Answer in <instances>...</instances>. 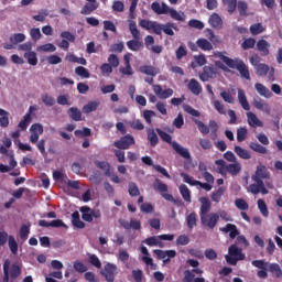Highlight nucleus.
I'll use <instances>...</instances> for the list:
<instances>
[{
    "label": "nucleus",
    "mask_w": 282,
    "mask_h": 282,
    "mask_svg": "<svg viewBox=\"0 0 282 282\" xmlns=\"http://www.w3.org/2000/svg\"><path fill=\"white\" fill-rule=\"evenodd\" d=\"M218 58L227 65L230 69H237L239 72L241 78H245L246 80H250V69L248 68V65H246V62L239 57L230 58L223 53L218 54Z\"/></svg>",
    "instance_id": "nucleus-1"
},
{
    "label": "nucleus",
    "mask_w": 282,
    "mask_h": 282,
    "mask_svg": "<svg viewBox=\"0 0 282 282\" xmlns=\"http://www.w3.org/2000/svg\"><path fill=\"white\" fill-rule=\"evenodd\" d=\"M155 131L161 140H163V142L171 144L172 149L175 151V153H177V155H180L184 160H191V152L188 151V149L180 145L177 141H173V137H171V134L160 128H156Z\"/></svg>",
    "instance_id": "nucleus-2"
},
{
    "label": "nucleus",
    "mask_w": 282,
    "mask_h": 282,
    "mask_svg": "<svg viewBox=\"0 0 282 282\" xmlns=\"http://www.w3.org/2000/svg\"><path fill=\"white\" fill-rule=\"evenodd\" d=\"M129 30L133 40L127 42L128 50L131 52H140V50H144V43L140 41V30H138L135 21L129 22Z\"/></svg>",
    "instance_id": "nucleus-3"
},
{
    "label": "nucleus",
    "mask_w": 282,
    "mask_h": 282,
    "mask_svg": "<svg viewBox=\"0 0 282 282\" xmlns=\"http://www.w3.org/2000/svg\"><path fill=\"white\" fill-rule=\"evenodd\" d=\"M216 166H218V173L220 175H232L234 177L239 175L241 173V163L235 162L230 164H226V161L223 159L216 160L215 161Z\"/></svg>",
    "instance_id": "nucleus-4"
},
{
    "label": "nucleus",
    "mask_w": 282,
    "mask_h": 282,
    "mask_svg": "<svg viewBox=\"0 0 282 282\" xmlns=\"http://www.w3.org/2000/svg\"><path fill=\"white\" fill-rule=\"evenodd\" d=\"M225 259L229 265H237L238 261L246 259V254L241 248L237 247V243H234L228 248V254L225 256Z\"/></svg>",
    "instance_id": "nucleus-5"
},
{
    "label": "nucleus",
    "mask_w": 282,
    "mask_h": 282,
    "mask_svg": "<svg viewBox=\"0 0 282 282\" xmlns=\"http://www.w3.org/2000/svg\"><path fill=\"white\" fill-rule=\"evenodd\" d=\"M79 212L82 213V219L88 224H91L94 219H100L102 217L100 209H91L89 206H82Z\"/></svg>",
    "instance_id": "nucleus-6"
},
{
    "label": "nucleus",
    "mask_w": 282,
    "mask_h": 282,
    "mask_svg": "<svg viewBox=\"0 0 282 282\" xmlns=\"http://www.w3.org/2000/svg\"><path fill=\"white\" fill-rule=\"evenodd\" d=\"M174 239H175V235H173V234H163V235H160L158 237H155V236L149 237V238L143 240V243H145V246H150V247L159 246V248H162V241H173Z\"/></svg>",
    "instance_id": "nucleus-7"
},
{
    "label": "nucleus",
    "mask_w": 282,
    "mask_h": 282,
    "mask_svg": "<svg viewBox=\"0 0 282 282\" xmlns=\"http://www.w3.org/2000/svg\"><path fill=\"white\" fill-rule=\"evenodd\" d=\"M120 272V269H118V265L108 262L104 265V269L101 270L102 276H105L107 282H113L116 281V274Z\"/></svg>",
    "instance_id": "nucleus-8"
},
{
    "label": "nucleus",
    "mask_w": 282,
    "mask_h": 282,
    "mask_svg": "<svg viewBox=\"0 0 282 282\" xmlns=\"http://www.w3.org/2000/svg\"><path fill=\"white\" fill-rule=\"evenodd\" d=\"M200 224L202 226H205L206 228L214 230L217 224H219V214L210 213L206 214L205 216H200Z\"/></svg>",
    "instance_id": "nucleus-9"
},
{
    "label": "nucleus",
    "mask_w": 282,
    "mask_h": 282,
    "mask_svg": "<svg viewBox=\"0 0 282 282\" xmlns=\"http://www.w3.org/2000/svg\"><path fill=\"white\" fill-rule=\"evenodd\" d=\"M253 184L249 185V193H252V195H259V193H261L262 195H268L269 191L268 188H265V183L263 182V180H252Z\"/></svg>",
    "instance_id": "nucleus-10"
},
{
    "label": "nucleus",
    "mask_w": 282,
    "mask_h": 282,
    "mask_svg": "<svg viewBox=\"0 0 282 282\" xmlns=\"http://www.w3.org/2000/svg\"><path fill=\"white\" fill-rule=\"evenodd\" d=\"M133 144H135L133 135L126 134L124 137H121L120 140L115 141L113 147H116V149L127 150Z\"/></svg>",
    "instance_id": "nucleus-11"
},
{
    "label": "nucleus",
    "mask_w": 282,
    "mask_h": 282,
    "mask_svg": "<svg viewBox=\"0 0 282 282\" xmlns=\"http://www.w3.org/2000/svg\"><path fill=\"white\" fill-rule=\"evenodd\" d=\"M43 124L41 123H33L30 128V137L29 140L31 142V144H36V142H39V138H41V135H43Z\"/></svg>",
    "instance_id": "nucleus-12"
},
{
    "label": "nucleus",
    "mask_w": 282,
    "mask_h": 282,
    "mask_svg": "<svg viewBox=\"0 0 282 282\" xmlns=\"http://www.w3.org/2000/svg\"><path fill=\"white\" fill-rule=\"evenodd\" d=\"M61 37L64 40H62V42L58 44V47H61V50H64V52H68L69 43H75L76 36L69 31H64L61 33Z\"/></svg>",
    "instance_id": "nucleus-13"
},
{
    "label": "nucleus",
    "mask_w": 282,
    "mask_h": 282,
    "mask_svg": "<svg viewBox=\"0 0 282 282\" xmlns=\"http://www.w3.org/2000/svg\"><path fill=\"white\" fill-rule=\"evenodd\" d=\"M199 78L203 83H208L210 78H217V67L213 65L204 66L203 73L199 74Z\"/></svg>",
    "instance_id": "nucleus-14"
},
{
    "label": "nucleus",
    "mask_w": 282,
    "mask_h": 282,
    "mask_svg": "<svg viewBox=\"0 0 282 282\" xmlns=\"http://www.w3.org/2000/svg\"><path fill=\"white\" fill-rule=\"evenodd\" d=\"M141 161L143 164H147V166H153L154 171H158V173H161L164 177L167 180H171V174L164 169L162 165H153V159L151 156H142Z\"/></svg>",
    "instance_id": "nucleus-15"
},
{
    "label": "nucleus",
    "mask_w": 282,
    "mask_h": 282,
    "mask_svg": "<svg viewBox=\"0 0 282 282\" xmlns=\"http://www.w3.org/2000/svg\"><path fill=\"white\" fill-rule=\"evenodd\" d=\"M153 91L161 100H166L173 96L174 91L172 88L162 89L161 85H153Z\"/></svg>",
    "instance_id": "nucleus-16"
},
{
    "label": "nucleus",
    "mask_w": 282,
    "mask_h": 282,
    "mask_svg": "<svg viewBox=\"0 0 282 282\" xmlns=\"http://www.w3.org/2000/svg\"><path fill=\"white\" fill-rule=\"evenodd\" d=\"M270 42L263 39L256 43V50L260 53L261 56H270Z\"/></svg>",
    "instance_id": "nucleus-17"
},
{
    "label": "nucleus",
    "mask_w": 282,
    "mask_h": 282,
    "mask_svg": "<svg viewBox=\"0 0 282 282\" xmlns=\"http://www.w3.org/2000/svg\"><path fill=\"white\" fill-rule=\"evenodd\" d=\"M251 180H270V172L265 165H258L254 175Z\"/></svg>",
    "instance_id": "nucleus-18"
},
{
    "label": "nucleus",
    "mask_w": 282,
    "mask_h": 282,
    "mask_svg": "<svg viewBox=\"0 0 282 282\" xmlns=\"http://www.w3.org/2000/svg\"><path fill=\"white\" fill-rule=\"evenodd\" d=\"M252 105L256 109H259V111H264V113L270 116V105L265 104L261 97L253 98Z\"/></svg>",
    "instance_id": "nucleus-19"
},
{
    "label": "nucleus",
    "mask_w": 282,
    "mask_h": 282,
    "mask_svg": "<svg viewBox=\"0 0 282 282\" xmlns=\"http://www.w3.org/2000/svg\"><path fill=\"white\" fill-rule=\"evenodd\" d=\"M139 72H141V74H144L145 76H151L152 78H155V76L160 74V68L151 65H143L140 66Z\"/></svg>",
    "instance_id": "nucleus-20"
},
{
    "label": "nucleus",
    "mask_w": 282,
    "mask_h": 282,
    "mask_svg": "<svg viewBox=\"0 0 282 282\" xmlns=\"http://www.w3.org/2000/svg\"><path fill=\"white\" fill-rule=\"evenodd\" d=\"M235 96H237V90H235V88L230 90H223L220 93V98L229 105H235Z\"/></svg>",
    "instance_id": "nucleus-21"
},
{
    "label": "nucleus",
    "mask_w": 282,
    "mask_h": 282,
    "mask_svg": "<svg viewBox=\"0 0 282 282\" xmlns=\"http://www.w3.org/2000/svg\"><path fill=\"white\" fill-rule=\"evenodd\" d=\"M200 202V209H199V217H204L210 213L212 204L210 200L206 197L199 198Z\"/></svg>",
    "instance_id": "nucleus-22"
},
{
    "label": "nucleus",
    "mask_w": 282,
    "mask_h": 282,
    "mask_svg": "<svg viewBox=\"0 0 282 282\" xmlns=\"http://www.w3.org/2000/svg\"><path fill=\"white\" fill-rule=\"evenodd\" d=\"M247 122L249 127L257 129V127H263V121L259 120L254 112H247Z\"/></svg>",
    "instance_id": "nucleus-23"
},
{
    "label": "nucleus",
    "mask_w": 282,
    "mask_h": 282,
    "mask_svg": "<svg viewBox=\"0 0 282 282\" xmlns=\"http://www.w3.org/2000/svg\"><path fill=\"white\" fill-rule=\"evenodd\" d=\"M208 23L209 25H212V28H215L216 30H221L224 25V20H221L219 13H213L209 17Z\"/></svg>",
    "instance_id": "nucleus-24"
},
{
    "label": "nucleus",
    "mask_w": 282,
    "mask_h": 282,
    "mask_svg": "<svg viewBox=\"0 0 282 282\" xmlns=\"http://www.w3.org/2000/svg\"><path fill=\"white\" fill-rule=\"evenodd\" d=\"M151 10H153L155 14H169V7L164 2H162V4L158 1L152 2Z\"/></svg>",
    "instance_id": "nucleus-25"
},
{
    "label": "nucleus",
    "mask_w": 282,
    "mask_h": 282,
    "mask_svg": "<svg viewBox=\"0 0 282 282\" xmlns=\"http://www.w3.org/2000/svg\"><path fill=\"white\" fill-rule=\"evenodd\" d=\"M221 232H229L230 239H237L239 237V229H237V225L227 224L225 227H223Z\"/></svg>",
    "instance_id": "nucleus-26"
},
{
    "label": "nucleus",
    "mask_w": 282,
    "mask_h": 282,
    "mask_svg": "<svg viewBox=\"0 0 282 282\" xmlns=\"http://www.w3.org/2000/svg\"><path fill=\"white\" fill-rule=\"evenodd\" d=\"M187 88L192 94H194V96H199V94H202V84H199L195 78L189 80Z\"/></svg>",
    "instance_id": "nucleus-27"
},
{
    "label": "nucleus",
    "mask_w": 282,
    "mask_h": 282,
    "mask_svg": "<svg viewBox=\"0 0 282 282\" xmlns=\"http://www.w3.org/2000/svg\"><path fill=\"white\" fill-rule=\"evenodd\" d=\"M238 100L245 111H250V104L248 102V98L246 97V91L241 88L238 89Z\"/></svg>",
    "instance_id": "nucleus-28"
},
{
    "label": "nucleus",
    "mask_w": 282,
    "mask_h": 282,
    "mask_svg": "<svg viewBox=\"0 0 282 282\" xmlns=\"http://www.w3.org/2000/svg\"><path fill=\"white\" fill-rule=\"evenodd\" d=\"M147 135L151 147H158L160 144V138H158V133L153 128L147 130Z\"/></svg>",
    "instance_id": "nucleus-29"
},
{
    "label": "nucleus",
    "mask_w": 282,
    "mask_h": 282,
    "mask_svg": "<svg viewBox=\"0 0 282 282\" xmlns=\"http://www.w3.org/2000/svg\"><path fill=\"white\" fill-rule=\"evenodd\" d=\"M67 113L75 122H80V120H83V112L77 107H70Z\"/></svg>",
    "instance_id": "nucleus-30"
},
{
    "label": "nucleus",
    "mask_w": 282,
    "mask_h": 282,
    "mask_svg": "<svg viewBox=\"0 0 282 282\" xmlns=\"http://www.w3.org/2000/svg\"><path fill=\"white\" fill-rule=\"evenodd\" d=\"M167 14H170L171 19L174 21H186V14L184 12H177V10L170 8L167 10Z\"/></svg>",
    "instance_id": "nucleus-31"
},
{
    "label": "nucleus",
    "mask_w": 282,
    "mask_h": 282,
    "mask_svg": "<svg viewBox=\"0 0 282 282\" xmlns=\"http://www.w3.org/2000/svg\"><path fill=\"white\" fill-rule=\"evenodd\" d=\"M234 151H235L236 155H238V158H240L241 160H250L252 158V154H250V151H248L239 145H236L234 148Z\"/></svg>",
    "instance_id": "nucleus-32"
},
{
    "label": "nucleus",
    "mask_w": 282,
    "mask_h": 282,
    "mask_svg": "<svg viewBox=\"0 0 282 282\" xmlns=\"http://www.w3.org/2000/svg\"><path fill=\"white\" fill-rule=\"evenodd\" d=\"M254 87L259 95L263 96L264 98H272V91H270V89L263 84L257 83Z\"/></svg>",
    "instance_id": "nucleus-33"
},
{
    "label": "nucleus",
    "mask_w": 282,
    "mask_h": 282,
    "mask_svg": "<svg viewBox=\"0 0 282 282\" xmlns=\"http://www.w3.org/2000/svg\"><path fill=\"white\" fill-rule=\"evenodd\" d=\"M196 45H197V47H199V50H203V52H210V51H213V43H210L206 39H198L196 41Z\"/></svg>",
    "instance_id": "nucleus-34"
},
{
    "label": "nucleus",
    "mask_w": 282,
    "mask_h": 282,
    "mask_svg": "<svg viewBox=\"0 0 282 282\" xmlns=\"http://www.w3.org/2000/svg\"><path fill=\"white\" fill-rule=\"evenodd\" d=\"M72 224L74 228H79V229L85 228V223L80 220V214L78 213V210L72 214Z\"/></svg>",
    "instance_id": "nucleus-35"
},
{
    "label": "nucleus",
    "mask_w": 282,
    "mask_h": 282,
    "mask_svg": "<svg viewBox=\"0 0 282 282\" xmlns=\"http://www.w3.org/2000/svg\"><path fill=\"white\" fill-rule=\"evenodd\" d=\"M24 58L28 61L29 65H32V67L39 65V57H36V52L34 51L24 53Z\"/></svg>",
    "instance_id": "nucleus-36"
},
{
    "label": "nucleus",
    "mask_w": 282,
    "mask_h": 282,
    "mask_svg": "<svg viewBox=\"0 0 282 282\" xmlns=\"http://www.w3.org/2000/svg\"><path fill=\"white\" fill-rule=\"evenodd\" d=\"M186 224L189 230H193V228L197 227V213L192 212L188 214L186 216Z\"/></svg>",
    "instance_id": "nucleus-37"
},
{
    "label": "nucleus",
    "mask_w": 282,
    "mask_h": 282,
    "mask_svg": "<svg viewBox=\"0 0 282 282\" xmlns=\"http://www.w3.org/2000/svg\"><path fill=\"white\" fill-rule=\"evenodd\" d=\"M95 10H98V4L96 2H88L80 10V14L88 15L95 12Z\"/></svg>",
    "instance_id": "nucleus-38"
},
{
    "label": "nucleus",
    "mask_w": 282,
    "mask_h": 282,
    "mask_svg": "<svg viewBox=\"0 0 282 282\" xmlns=\"http://www.w3.org/2000/svg\"><path fill=\"white\" fill-rule=\"evenodd\" d=\"M249 149L256 153H260L261 155H265V153H268V148L257 142H250Z\"/></svg>",
    "instance_id": "nucleus-39"
},
{
    "label": "nucleus",
    "mask_w": 282,
    "mask_h": 282,
    "mask_svg": "<svg viewBox=\"0 0 282 282\" xmlns=\"http://www.w3.org/2000/svg\"><path fill=\"white\" fill-rule=\"evenodd\" d=\"M173 30H175L176 32L178 30L177 26L175 25V23L167 22L166 24H163V32L167 36H175V32Z\"/></svg>",
    "instance_id": "nucleus-40"
},
{
    "label": "nucleus",
    "mask_w": 282,
    "mask_h": 282,
    "mask_svg": "<svg viewBox=\"0 0 282 282\" xmlns=\"http://www.w3.org/2000/svg\"><path fill=\"white\" fill-rule=\"evenodd\" d=\"M41 100L45 107H54L56 105V99L50 94L42 95Z\"/></svg>",
    "instance_id": "nucleus-41"
},
{
    "label": "nucleus",
    "mask_w": 282,
    "mask_h": 282,
    "mask_svg": "<svg viewBox=\"0 0 282 282\" xmlns=\"http://www.w3.org/2000/svg\"><path fill=\"white\" fill-rule=\"evenodd\" d=\"M153 188L154 191L161 193V195L169 192V185L162 183V181H160L159 178L155 180Z\"/></svg>",
    "instance_id": "nucleus-42"
},
{
    "label": "nucleus",
    "mask_w": 282,
    "mask_h": 282,
    "mask_svg": "<svg viewBox=\"0 0 282 282\" xmlns=\"http://www.w3.org/2000/svg\"><path fill=\"white\" fill-rule=\"evenodd\" d=\"M269 272H271V274L273 276H275V279H281L282 278V270H281V267L278 263H271L269 265Z\"/></svg>",
    "instance_id": "nucleus-43"
},
{
    "label": "nucleus",
    "mask_w": 282,
    "mask_h": 282,
    "mask_svg": "<svg viewBox=\"0 0 282 282\" xmlns=\"http://www.w3.org/2000/svg\"><path fill=\"white\" fill-rule=\"evenodd\" d=\"M178 191L184 199V202L191 203V189L185 184L180 185Z\"/></svg>",
    "instance_id": "nucleus-44"
},
{
    "label": "nucleus",
    "mask_w": 282,
    "mask_h": 282,
    "mask_svg": "<svg viewBox=\"0 0 282 282\" xmlns=\"http://www.w3.org/2000/svg\"><path fill=\"white\" fill-rule=\"evenodd\" d=\"M223 4L227 7L229 14H235L237 10V0H223Z\"/></svg>",
    "instance_id": "nucleus-45"
},
{
    "label": "nucleus",
    "mask_w": 282,
    "mask_h": 282,
    "mask_svg": "<svg viewBox=\"0 0 282 282\" xmlns=\"http://www.w3.org/2000/svg\"><path fill=\"white\" fill-rule=\"evenodd\" d=\"M265 32V28L261 23H254L250 26V33L252 36H258V34H263Z\"/></svg>",
    "instance_id": "nucleus-46"
},
{
    "label": "nucleus",
    "mask_w": 282,
    "mask_h": 282,
    "mask_svg": "<svg viewBox=\"0 0 282 282\" xmlns=\"http://www.w3.org/2000/svg\"><path fill=\"white\" fill-rule=\"evenodd\" d=\"M224 193H226V188L219 187L217 191L212 193V202H216L219 204L221 202V197H224Z\"/></svg>",
    "instance_id": "nucleus-47"
},
{
    "label": "nucleus",
    "mask_w": 282,
    "mask_h": 282,
    "mask_svg": "<svg viewBox=\"0 0 282 282\" xmlns=\"http://www.w3.org/2000/svg\"><path fill=\"white\" fill-rule=\"evenodd\" d=\"M32 122V117L30 113H26L23 119L19 122L18 127L21 129V131H25L28 127H30V123Z\"/></svg>",
    "instance_id": "nucleus-48"
},
{
    "label": "nucleus",
    "mask_w": 282,
    "mask_h": 282,
    "mask_svg": "<svg viewBox=\"0 0 282 282\" xmlns=\"http://www.w3.org/2000/svg\"><path fill=\"white\" fill-rule=\"evenodd\" d=\"M75 74L77 76H80V78H90L91 74L89 73V69H87L85 66H77L75 68Z\"/></svg>",
    "instance_id": "nucleus-49"
},
{
    "label": "nucleus",
    "mask_w": 282,
    "mask_h": 282,
    "mask_svg": "<svg viewBox=\"0 0 282 282\" xmlns=\"http://www.w3.org/2000/svg\"><path fill=\"white\" fill-rule=\"evenodd\" d=\"M8 243L12 254H17L19 252V243L17 242V239H14V236H9Z\"/></svg>",
    "instance_id": "nucleus-50"
},
{
    "label": "nucleus",
    "mask_w": 282,
    "mask_h": 282,
    "mask_svg": "<svg viewBox=\"0 0 282 282\" xmlns=\"http://www.w3.org/2000/svg\"><path fill=\"white\" fill-rule=\"evenodd\" d=\"M98 105H100V102L98 101H90L87 105H85L83 107V112L84 113H91L93 111H96L98 109Z\"/></svg>",
    "instance_id": "nucleus-51"
},
{
    "label": "nucleus",
    "mask_w": 282,
    "mask_h": 282,
    "mask_svg": "<svg viewBox=\"0 0 282 282\" xmlns=\"http://www.w3.org/2000/svg\"><path fill=\"white\" fill-rule=\"evenodd\" d=\"M10 43H13V45H19V43H23L25 41V34L23 33H14L9 39Z\"/></svg>",
    "instance_id": "nucleus-52"
},
{
    "label": "nucleus",
    "mask_w": 282,
    "mask_h": 282,
    "mask_svg": "<svg viewBox=\"0 0 282 282\" xmlns=\"http://www.w3.org/2000/svg\"><path fill=\"white\" fill-rule=\"evenodd\" d=\"M181 177L183 178V182H185V184H189V186H197L199 184V181H195L193 176L184 172L181 173Z\"/></svg>",
    "instance_id": "nucleus-53"
},
{
    "label": "nucleus",
    "mask_w": 282,
    "mask_h": 282,
    "mask_svg": "<svg viewBox=\"0 0 282 282\" xmlns=\"http://www.w3.org/2000/svg\"><path fill=\"white\" fill-rule=\"evenodd\" d=\"M129 127L134 129V131H143L144 123H142V120L140 119H133L132 121H129Z\"/></svg>",
    "instance_id": "nucleus-54"
},
{
    "label": "nucleus",
    "mask_w": 282,
    "mask_h": 282,
    "mask_svg": "<svg viewBox=\"0 0 282 282\" xmlns=\"http://www.w3.org/2000/svg\"><path fill=\"white\" fill-rule=\"evenodd\" d=\"M128 192L130 197H138L140 195V188H138V184L130 182L128 185Z\"/></svg>",
    "instance_id": "nucleus-55"
},
{
    "label": "nucleus",
    "mask_w": 282,
    "mask_h": 282,
    "mask_svg": "<svg viewBox=\"0 0 282 282\" xmlns=\"http://www.w3.org/2000/svg\"><path fill=\"white\" fill-rule=\"evenodd\" d=\"M254 45H257V40L254 37H248L242 42L241 47L242 50H252Z\"/></svg>",
    "instance_id": "nucleus-56"
},
{
    "label": "nucleus",
    "mask_w": 282,
    "mask_h": 282,
    "mask_svg": "<svg viewBox=\"0 0 282 282\" xmlns=\"http://www.w3.org/2000/svg\"><path fill=\"white\" fill-rule=\"evenodd\" d=\"M258 208L263 217H268L270 215V212L268 210V205L265 204V200L258 199Z\"/></svg>",
    "instance_id": "nucleus-57"
},
{
    "label": "nucleus",
    "mask_w": 282,
    "mask_h": 282,
    "mask_svg": "<svg viewBox=\"0 0 282 282\" xmlns=\"http://www.w3.org/2000/svg\"><path fill=\"white\" fill-rule=\"evenodd\" d=\"M195 124L198 127V131L203 133V135H208L210 133V128L206 126L204 122L199 120H194Z\"/></svg>",
    "instance_id": "nucleus-58"
},
{
    "label": "nucleus",
    "mask_w": 282,
    "mask_h": 282,
    "mask_svg": "<svg viewBox=\"0 0 282 282\" xmlns=\"http://www.w3.org/2000/svg\"><path fill=\"white\" fill-rule=\"evenodd\" d=\"M238 12L240 17H248V2L238 1Z\"/></svg>",
    "instance_id": "nucleus-59"
},
{
    "label": "nucleus",
    "mask_w": 282,
    "mask_h": 282,
    "mask_svg": "<svg viewBox=\"0 0 282 282\" xmlns=\"http://www.w3.org/2000/svg\"><path fill=\"white\" fill-rule=\"evenodd\" d=\"M268 72H270V66L267 64H260L256 68V73L258 76H268Z\"/></svg>",
    "instance_id": "nucleus-60"
},
{
    "label": "nucleus",
    "mask_w": 282,
    "mask_h": 282,
    "mask_svg": "<svg viewBox=\"0 0 282 282\" xmlns=\"http://www.w3.org/2000/svg\"><path fill=\"white\" fill-rule=\"evenodd\" d=\"M235 206H236V208H238V210H248V208H250V206L248 205V203L243 198L236 199L235 200Z\"/></svg>",
    "instance_id": "nucleus-61"
},
{
    "label": "nucleus",
    "mask_w": 282,
    "mask_h": 282,
    "mask_svg": "<svg viewBox=\"0 0 282 282\" xmlns=\"http://www.w3.org/2000/svg\"><path fill=\"white\" fill-rule=\"evenodd\" d=\"M246 138H248V129L247 128H239L237 130V141L243 142L246 141Z\"/></svg>",
    "instance_id": "nucleus-62"
},
{
    "label": "nucleus",
    "mask_w": 282,
    "mask_h": 282,
    "mask_svg": "<svg viewBox=\"0 0 282 282\" xmlns=\"http://www.w3.org/2000/svg\"><path fill=\"white\" fill-rule=\"evenodd\" d=\"M11 279H19L21 276V267L19 264H12L10 270Z\"/></svg>",
    "instance_id": "nucleus-63"
},
{
    "label": "nucleus",
    "mask_w": 282,
    "mask_h": 282,
    "mask_svg": "<svg viewBox=\"0 0 282 282\" xmlns=\"http://www.w3.org/2000/svg\"><path fill=\"white\" fill-rule=\"evenodd\" d=\"M55 50H56V46L52 43L37 46V52H54Z\"/></svg>",
    "instance_id": "nucleus-64"
}]
</instances>
